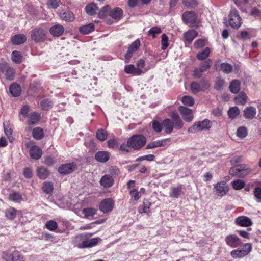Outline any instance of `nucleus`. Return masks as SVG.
I'll list each match as a JSON object with an SVG mask.
<instances>
[{
  "label": "nucleus",
  "mask_w": 261,
  "mask_h": 261,
  "mask_svg": "<svg viewBox=\"0 0 261 261\" xmlns=\"http://www.w3.org/2000/svg\"><path fill=\"white\" fill-rule=\"evenodd\" d=\"M146 141V138L142 135H133L128 139L127 146L135 150H139L145 146Z\"/></svg>",
  "instance_id": "nucleus-1"
},
{
  "label": "nucleus",
  "mask_w": 261,
  "mask_h": 261,
  "mask_svg": "<svg viewBox=\"0 0 261 261\" xmlns=\"http://www.w3.org/2000/svg\"><path fill=\"white\" fill-rule=\"evenodd\" d=\"M252 248L251 244L245 243L241 248L232 250L230 252V255L233 258H242L249 254L251 252Z\"/></svg>",
  "instance_id": "nucleus-2"
},
{
  "label": "nucleus",
  "mask_w": 261,
  "mask_h": 261,
  "mask_svg": "<svg viewBox=\"0 0 261 261\" xmlns=\"http://www.w3.org/2000/svg\"><path fill=\"white\" fill-rule=\"evenodd\" d=\"M92 236V233H83L76 237V239L83 240L81 248H90L96 245L100 240L98 238H94L91 239L89 238Z\"/></svg>",
  "instance_id": "nucleus-3"
},
{
  "label": "nucleus",
  "mask_w": 261,
  "mask_h": 261,
  "mask_svg": "<svg viewBox=\"0 0 261 261\" xmlns=\"http://www.w3.org/2000/svg\"><path fill=\"white\" fill-rule=\"evenodd\" d=\"M251 169L244 164L237 165L232 167L229 171L230 174L239 177H244L249 174Z\"/></svg>",
  "instance_id": "nucleus-4"
},
{
  "label": "nucleus",
  "mask_w": 261,
  "mask_h": 261,
  "mask_svg": "<svg viewBox=\"0 0 261 261\" xmlns=\"http://www.w3.org/2000/svg\"><path fill=\"white\" fill-rule=\"evenodd\" d=\"M31 38L35 42H43L46 38V31L41 27H36L31 31Z\"/></svg>",
  "instance_id": "nucleus-5"
},
{
  "label": "nucleus",
  "mask_w": 261,
  "mask_h": 261,
  "mask_svg": "<svg viewBox=\"0 0 261 261\" xmlns=\"http://www.w3.org/2000/svg\"><path fill=\"white\" fill-rule=\"evenodd\" d=\"M211 127L212 123L210 120L205 119L201 122L195 123L194 125L188 129V132L189 133H195L199 131L209 129Z\"/></svg>",
  "instance_id": "nucleus-6"
},
{
  "label": "nucleus",
  "mask_w": 261,
  "mask_h": 261,
  "mask_svg": "<svg viewBox=\"0 0 261 261\" xmlns=\"http://www.w3.org/2000/svg\"><path fill=\"white\" fill-rule=\"evenodd\" d=\"M0 72L4 73L7 80L11 81L14 78L15 69L6 62L0 63Z\"/></svg>",
  "instance_id": "nucleus-7"
},
{
  "label": "nucleus",
  "mask_w": 261,
  "mask_h": 261,
  "mask_svg": "<svg viewBox=\"0 0 261 261\" xmlns=\"http://www.w3.org/2000/svg\"><path fill=\"white\" fill-rule=\"evenodd\" d=\"M229 23L233 28H238L241 24V18L236 9H232L229 15Z\"/></svg>",
  "instance_id": "nucleus-8"
},
{
  "label": "nucleus",
  "mask_w": 261,
  "mask_h": 261,
  "mask_svg": "<svg viewBox=\"0 0 261 261\" xmlns=\"http://www.w3.org/2000/svg\"><path fill=\"white\" fill-rule=\"evenodd\" d=\"M214 194L221 197L225 195L229 191L228 185L224 181L216 184L214 185Z\"/></svg>",
  "instance_id": "nucleus-9"
},
{
  "label": "nucleus",
  "mask_w": 261,
  "mask_h": 261,
  "mask_svg": "<svg viewBox=\"0 0 261 261\" xmlns=\"http://www.w3.org/2000/svg\"><path fill=\"white\" fill-rule=\"evenodd\" d=\"M182 19L184 23L189 24L190 27H194L197 23V16L193 11H186L184 13Z\"/></svg>",
  "instance_id": "nucleus-10"
},
{
  "label": "nucleus",
  "mask_w": 261,
  "mask_h": 261,
  "mask_svg": "<svg viewBox=\"0 0 261 261\" xmlns=\"http://www.w3.org/2000/svg\"><path fill=\"white\" fill-rule=\"evenodd\" d=\"M225 241L227 245L231 248H237L241 246V239L235 234H229L225 237Z\"/></svg>",
  "instance_id": "nucleus-11"
},
{
  "label": "nucleus",
  "mask_w": 261,
  "mask_h": 261,
  "mask_svg": "<svg viewBox=\"0 0 261 261\" xmlns=\"http://www.w3.org/2000/svg\"><path fill=\"white\" fill-rule=\"evenodd\" d=\"M179 110L182 118L185 121L190 122L193 119L194 117L191 109L184 106H181L179 107Z\"/></svg>",
  "instance_id": "nucleus-12"
},
{
  "label": "nucleus",
  "mask_w": 261,
  "mask_h": 261,
  "mask_svg": "<svg viewBox=\"0 0 261 261\" xmlns=\"http://www.w3.org/2000/svg\"><path fill=\"white\" fill-rule=\"evenodd\" d=\"M76 168L74 163L61 165L58 168L59 172L61 174H68L72 173Z\"/></svg>",
  "instance_id": "nucleus-13"
},
{
  "label": "nucleus",
  "mask_w": 261,
  "mask_h": 261,
  "mask_svg": "<svg viewBox=\"0 0 261 261\" xmlns=\"http://www.w3.org/2000/svg\"><path fill=\"white\" fill-rule=\"evenodd\" d=\"M114 206V202L110 198L105 199L103 200L100 205V210L104 213L111 212Z\"/></svg>",
  "instance_id": "nucleus-14"
},
{
  "label": "nucleus",
  "mask_w": 261,
  "mask_h": 261,
  "mask_svg": "<svg viewBox=\"0 0 261 261\" xmlns=\"http://www.w3.org/2000/svg\"><path fill=\"white\" fill-rule=\"evenodd\" d=\"M140 46V41L139 39L136 40L129 46L128 50L125 54V58L126 60H129L132 57L134 53L136 52ZM126 62H128L127 61Z\"/></svg>",
  "instance_id": "nucleus-15"
},
{
  "label": "nucleus",
  "mask_w": 261,
  "mask_h": 261,
  "mask_svg": "<svg viewBox=\"0 0 261 261\" xmlns=\"http://www.w3.org/2000/svg\"><path fill=\"white\" fill-rule=\"evenodd\" d=\"M235 224L241 227H248L252 225L251 220L247 216H241L235 219Z\"/></svg>",
  "instance_id": "nucleus-16"
},
{
  "label": "nucleus",
  "mask_w": 261,
  "mask_h": 261,
  "mask_svg": "<svg viewBox=\"0 0 261 261\" xmlns=\"http://www.w3.org/2000/svg\"><path fill=\"white\" fill-rule=\"evenodd\" d=\"M207 88L208 85L204 81L200 83L193 82L191 84L190 89L193 93H197L203 90V87Z\"/></svg>",
  "instance_id": "nucleus-17"
},
{
  "label": "nucleus",
  "mask_w": 261,
  "mask_h": 261,
  "mask_svg": "<svg viewBox=\"0 0 261 261\" xmlns=\"http://www.w3.org/2000/svg\"><path fill=\"white\" fill-rule=\"evenodd\" d=\"M64 27L61 24H56L50 27L49 29L50 33L54 37H59L64 32Z\"/></svg>",
  "instance_id": "nucleus-18"
},
{
  "label": "nucleus",
  "mask_w": 261,
  "mask_h": 261,
  "mask_svg": "<svg viewBox=\"0 0 261 261\" xmlns=\"http://www.w3.org/2000/svg\"><path fill=\"white\" fill-rule=\"evenodd\" d=\"M215 67L217 70H220L226 74L231 73L233 70L232 66L230 64L227 63H222L220 64H219L218 63H217L215 64Z\"/></svg>",
  "instance_id": "nucleus-19"
},
{
  "label": "nucleus",
  "mask_w": 261,
  "mask_h": 261,
  "mask_svg": "<svg viewBox=\"0 0 261 261\" xmlns=\"http://www.w3.org/2000/svg\"><path fill=\"white\" fill-rule=\"evenodd\" d=\"M30 156L35 160L39 159L42 156V150L41 148L37 146H32L29 150Z\"/></svg>",
  "instance_id": "nucleus-20"
},
{
  "label": "nucleus",
  "mask_w": 261,
  "mask_h": 261,
  "mask_svg": "<svg viewBox=\"0 0 261 261\" xmlns=\"http://www.w3.org/2000/svg\"><path fill=\"white\" fill-rule=\"evenodd\" d=\"M243 113L246 119H253L256 116V109L252 106L248 107L244 110Z\"/></svg>",
  "instance_id": "nucleus-21"
},
{
  "label": "nucleus",
  "mask_w": 261,
  "mask_h": 261,
  "mask_svg": "<svg viewBox=\"0 0 261 261\" xmlns=\"http://www.w3.org/2000/svg\"><path fill=\"white\" fill-rule=\"evenodd\" d=\"M100 185L105 188H110L114 184V179L110 175H105L100 180Z\"/></svg>",
  "instance_id": "nucleus-22"
},
{
  "label": "nucleus",
  "mask_w": 261,
  "mask_h": 261,
  "mask_svg": "<svg viewBox=\"0 0 261 261\" xmlns=\"http://www.w3.org/2000/svg\"><path fill=\"white\" fill-rule=\"evenodd\" d=\"M27 40V37L23 34H18L12 37L11 41L14 45H20L24 43Z\"/></svg>",
  "instance_id": "nucleus-23"
},
{
  "label": "nucleus",
  "mask_w": 261,
  "mask_h": 261,
  "mask_svg": "<svg viewBox=\"0 0 261 261\" xmlns=\"http://www.w3.org/2000/svg\"><path fill=\"white\" fill-rule=\"evenodd\" d=\"M27 122L29 125L35 124L38 123L40 119V115L36 112L30 113L27 116Z\"/></svg>",
  "instance_id": "nucleus-24"
},
{
  "label": "nucleus",
  "mask_w": 261,
  "mask_h": 261,
  "mask_svg": "<svg viewBox=\"0 0 261 261\" xmlns=\"http://www.w3.org/2000/svg\"><path fill=\"white\" fill-rule=\"evenodd\" d=\"M124 71L127 74H133L136 75H141L142 73L144 72L142 70L137 69L134 65L132 64L125 66Z\"/></svg>",
  "instance_id": "nucleus-25"
},
{
  "label": "nucleus",
  "mask_w": 261,
  "mask_h": 261,
  "mask_svg": "<svg viewBox=\"0 0 261 261\" xmlns=\"http://www.w3.org/2000/svg\"><path fill=\"white\" fill-rule=\"evenodd\" d=\"M110 158L109 153L105 151H98L95 154L96 160L101 163L106 162Z\"/></svg>",
  "instance_id": "nucleus-26"
},
{
  "label": "nucleus",
  "mask_w": 261,
  "mask_h": 261,
  "mask_svg": "<svg viewBox=\"0 0 261 261\" xmlns=\"http://www.w3.org/2000/svg\"><path fill=\"white\" fill-rule=\"evenodd\" d=\"M21 91V87L18 84L13 83L10 86L9 92L13 96H18L20 95Z\"/></svg>",
  "instance_id": "nucleus-27"
},
{
  "label": "nucleus",
  "mask_w": 261,
  "mask_h": 261,
  "mask_svg": "<svg viewBox=\"0 0 261 261\" xmlns=\"http://www.w3.org/2000/svg\"><path fill=\"white\" fill-rule=\"evenodd\" d=\"M162 126L165 132L170 134L173 129V122L169 119H165L162 122Z\"/></svg>",
  "instance_id": "nucleus-28"
},
{
  "label": "nucleus",
  "mask_w": 261,
  "mask_h": 261,
  "mask_svg": "<svg viewBox=\"0 0 261 261\" xmlns=\"http://www.w3.org/2000/svg\"><path fill=\"white\" fill-rule=\"evenodd\" d=\"M169 139H164L161 140L154 141L149 143L146 147V149H153L156 147L163 146L166 141H168Z\"/></svg>",
  "instance_id": "nucleus-29"
},
{
  "label": "nucleus",
  "mask_w": 261,
  "mask_h": 261,
  "mask_svg": "<svg viewBox=\"0 0 261 261\" xmlns=\"http://www.w3.org/2000/svg\"><path fill=\"white\" fill-rule=\"evenodd\" d=\"M123 15V11L120 8H115L109 12V15L115 19H120Z\"/></svg>",
  "instance_id": "nucleus-30"
},
{
  "label": "nucleus",
  "mask_w": 261,
  "mask_h": 261,
  "mask_svg": "<svg viewBox=\"0 0 261 261\" xmlns=\"http://www.w3.org/2000/svg\"><path fill=\"white\" fill-rule=\"evenodd\" d=\"M240 82L239 80H233L230 84V91L232 93H237L240 90Z\"/></svg>",
  "instance_id": "nucleus-31"
},
{
  "label": "nucleus",
  "mask_w": 261,
  "mask_h": 261,
  "mask_svg": "<svg viewBox=\"0 0 261 261\" xmlns=\"http://www.w3.org/2000/svg\"><path fill=\"white\" fill-rule=\"evenodd\" d=\"M182 189L181 186L171 188L170 196L175 198H178L182 193Z\"/></svg>",
  "instance_id": "nucleus-32"
},
{
  "label": "nucleus",
  "mask_w": 261,
  "mask_h": 261,
  "mask_svg": "<svg viewBox=\"0 0 261 261\" xmlns=\"http://www.w3.org/2000/svg\"><path fill=\"white\" fill-rule=\"evenodd\" d=\"M49 174V171L45 168L40 167L37 169V174L40 178L44 179L48 177Z\"/></svg>",
  "instance_id": "nucleus-33"
},
{
  "label": "nucleus",
  "mask_w": 261,
  "mask_h": 261,
  "mask_svg": "<svg viewBox=\"0 0 261 261\" xmlns=\"http://www.w3.org/2000/svg\"><path fill=\"white\" fill-rule=\"evenodd\" d=\"M240 113V110L237 107H231L228 111V115L231 119H236Z\"/></svg>",
  "instance_id": "nucleus-34"
},
{
  "label": "nucleus",
  "mask_w": 261,
  "mask_h": 261,
  "mask_svg": "<svg viewBox=\"0 0 261 261\" xmlns=\"http://www.w3.org/2000/svg\"><path fill=\"white\" fill-rule=\"evenodd\" d=\"M22 56L20 53L17 50H14L12 53L11 59L16 64H20L22 61Z\"/></svg>",
  "instance_id": "nucleus-35"
},
{
  "label": "nucleus",
  "mask_w": 261,
  "mask_h": 261,
  "mask_svg": "<svg viewBox=\"0 0 261 261\" xmlns=\"http://www.w3.org/2000/svg\"><path fill=\"white\" fill-rule=\"evenodd\" d=\"M17 212V211L15 208L11 207L5 210V216L8 219L13 220L16 217Z\"/></svg>",
  "instance_id": "nucleus-36"
},
{
  "label": "nucleus",
  "mask_w": 261,
  "mask_h": 261,
  "mask_svg": "<svg viewBox=\"0 0 261 261\" xmlns=\"http://www.w3.org/2000/svg\"><path fill=\"white\" fill-rule=\"evenodd\" d=\"M61 17L62 19L67 22H72L74 20L73 14L70 11H66L63 12Z\"/></svg>",
  "instance_id": "nucleus-37"
},
{
  "label": "nucleus",
  "mask_w": 261,
  "mask_h": 261,
  "mask_svg": "<svg viewBox=\"0 0 261 261\" xmlns=\"http://www.w3.org/2000/svg\"><path fill=\"white\" fill-rule=\"evenodd\" d=\"M33 137L36 140H40L44 136L43 129L40 127H37L33 129L32 132Z\"/></svg>",
  "instance_id": "nucleus-38"
},
{
  "label": "nucleus",
  "mask_w": 261,
  "mask_h": 261,
  "mask_svg": "<svg viewBox=\"0 0 261 261\" xmlns=\"http://www.w3.org/2000/svg\"><path fill=\"white\" fill-rule=\"evenodd\" d=\"M197 36V32L194 30H190L186 32L184 35L185 39L189 42H191Z\"/></svg>",
  "instance_id": "nucleus-39"
},
{
  "label": "nucleus",
  "mask_w": 261,
  "mask_h": 261,
  "mask_svg": "<svg viewBox=\"0 0 261 261\" xmlns=\"http://www.w3.org/2000/svg\"><path fill=\"white\" fill-rule=\"evenodd\" d=\"M97 6L94 3H91L85 7V11L86 13L90 15H94L97 10Z\"/></svg>",
  "instance_id": "nucleus-40"
},
{
  "label": "nucleus",
  "mask_w": 261,
  "mask_h": 261,
  "mask_svg": "<svg viewBox=\"0 0 261 261\" xmlns=\"http://www.w3.org/2000/svg\"><path fill=\"white\" fill-rule=\"evenodd\" d=\"M150 206V203L147 200H144L143 204L138 208V212L140 214L147 213Z\"/></svg>",
  "instance_id": "nucleus-41"
},
{
  "label": "nucleus",
  "mask_w": 261,
  "mask_h": 261,
  "mask_svg": "<svg viewBox=\"0 0 261 261\" xmlns=\"http://www.w3.org/2000/svg\"><path fill=\"white\" fill-rule=\"evenodd\" d=\"M94 29V25L92 23H90L81 27L79 29V31L83 34H87L93 31Z\"/></svg>",
  "instance_id": "nucleus-42"
},
{
  "label": "nucleus",
  "mask_w": 261,
  "mask_h": 261,
  "mask_svg": "<svg viewBox=\"0 0 261 261\" xmlns=\"http://www.w3.org/2000/svg\"><path fill=\"white\" fill-rule=\"evenodd\" d=\"M42 189L44 193L47 194H50L52 193L54 189L53 184L51 182H44Z\"/></svg>",
  "instance_id": "nucleus-43"
},
{
  "label": "nucleus",
  "mask_w": 261,
  "mask_h": 261,
  "mask_svg": "<svg viewBox=\"0 0 261 261\" xmlns=\"http://www.w3.org/2000/svg\"><path fill=\"white\" fill-rule=\"evenodd\" d=\"M231 185L234 189L239 190L243 189L245 187V182L243 180L237 179L236 180L232 181L231 182Z\"/></svg>",
  "instance_id": "nucleus-44"
},
{
  "label": "nucleus",
  "mask_w": 261,
  "mask_h": 261,
  "mask_svg": "<svg viewBox=\"0 0 261 261\" xmlns=\"http://www.w3.org/2000/svg\"><path fill=\"white\" fill-rule=\"evenodd\" d=\"M247 98V96L246 94L243 92H241L236 97V102L237 103L244 105L246 102Z\"/></svg>",
  "instance_id": "nucleus-45"
},
{
  "label": "nucleus",
  "mask_w": 261,
  "mask_h": 261,
  "mask_svg": "<svg viewBox=\"0 0 261 261\" xmlns=\"http://www.w3.org/2000/svg\"><path fill=\"white\" fill-rule=\"evenodd\" d=\"M108 136V133L106 130L103 129H99L96 132V137L97 139L101 141H103L106 140Z\"/></svg>",
  "instance_id": "nucleus-46"
},
{
  "label": "nucleus",
  "mask_w": 261,
  "mask_h": 261,
  "mask_svg": "<svg viewBox=\"0 0 261 261\" xmlns=\"http://www.w3.org/2000/svg\"><path fill=\"white\" fill-rule=\"evenodd\" d=\"M210 53V49L206 47L203 51L199 52L197 55V58L199 60H203L207 58Z\"/></svg>",
  "instance_id": "nucleus-47"
},
{
  "label": "nucleus",
  "mask_w": 261,
  "mask_h": 261,
  "mask_svg": "<svg viewBox=\"0 0 261 261\" xmlns=\"http://www.w3.org/2000/svg\"><path fill=\"white\" fill-rule=\"evenodd\" d=\"M9 200L15 202H19L22 200V196L17 192H14L9 195Z\"/></svg>",
  "instance_id": "nucleus-48"
},
{
  "label": "nucleus",
  "mask_w": 261,
  "mask_h": 261,
  "mask_svg": "<svg viewBox=\"0 0 261 261\" xmlns=\"http://www.w3.org/2000/svg\"><path fill=\"white\" fill-rule=\"evenodd\" d=\"M162 32V30L160 27H152L148 32V35L151 36L152 38H154L156 35Z\"/></svg>",
  "instance_id": "nucleus-49"
},
{
  "label": "nucleus",
  "mask_w": 261,
  "mask_h": 261,
  "mask_svg": "<svg viewBox=\"0 0 261 261\" xmlns=\"http://www.w3.org/2000/svg\"><path fill=\"white\" fill-rule=\"evenodd\" d=\"M52 102L49 99H44L40 102V106L42 109L47 110L52 107Z\"/></svg>",
  "instance_id": "nucleus-50"
},
{
  "label": "nucleus",
  "mask_w": 261,
  "mask_h": 261,
  "mask_svg": "<svg viewBox=\"0 0 261 261\" xmlns=\"http://www.w3.org/2000/svg\"><path fill=\"white\" fill-rule=\"evenodd\" d=\"M12 261H24L23 256L18 251L13 248Z\"/></svg>",
  "instance_id": "nucleus-51"
},
{
  "label": "nucleus",
  "mask_w": 261,
  "mask_h": 261,
  "mask_svg": "<svg viewBox=\"0 0 261 261\" xmlns=\"http://www.w3.org/2000/svg\"><path fill=\"white\" fill-rule=\"evenodd\" d=\"M82 211L85 217L87 218L90 217H93L96 212V210L93 208H84Z\"/></svg>",
  "instance_id": "nucleus-52"
},
{
  "label": "nucleus",
  "mask_w": 261,
  "mask_h": 261,
  "mask_svg": "<svg viewBox=\"0 0 261 261\" xmlns=\"http://www.w3.org/2000/svg\"><path fill=\"white\" fill-rule=\"evenodd\" d=\"M182 102L189 106H192L194 104V98L190 96H184L181 99Z\"/></svg>",
  "instance_id": "nucleus-53"
},
{
  "label": "nucleus",
  "mask_w": 261,
  "mask_h": 261,
  "mask_svg": "<svg viewBox=\"0 0 261 261\" xmlns=\"http://www.w3.org/2000/svg\"><path fill=\"white\" fill-rule=\"evenodd\" d=\"M212 64V61L211 59H208L202 62L200 66V68L202 71L204 72L209 69Z\"/></svg>",
  "instance_id": "nucleus-54"
},
{
  "label": "nucleus",
  "mask_w": 261,
  "mask_h": 261,
  "mask_svg": "<svg viewBox=\"0 0 261 261\" xmlns=\"http://www.w3.org/2000/svg\"><path fill=\"white\" fill-rule=\"evenodd\" d=\"M129 194L134 200H138L141 197V191H138L136 189H133L129 192Z\"/></svg>",
  "instance_id": "nucleus-55"
},
{
  "label": "nucleus",
  "mask_w": 261,
  "mask_h": 261,
  "mask_svg": "<svg viewBox=\"0 0 261 261\" xmlns=\"http://www.w3.org/2000/svg\"><path fill=\"white\" fill-rule=\"evenodd\" d=\"M247 135V130L245 127H240L237 131V135L240 138H245Z\"/></svg>",
  "instance_id": "nucleus-56"
},
{
  "label": "nucleus",
  "mask_w": 261,
  "mask_h": 261,
  "mask_svg": "<svg viewBox=\"0 0 261 261\" xmlns=\"http://www.w3.org/2000/svg\"><path fill=\"white\" fill-rule=\"evenodd\" d=\"M13 249H11L9 250L4 251L2 253V257L5 261H12Z\"/></svg>",
  "instance_id": "nucleus-57"
},
{
  "label": "nucleus",
  "mask_w": 261,
  "mask_h": 261,
  "mask_svg": "<svg viewBox=\"0 0 261 261\" xmlns=\"http://www.w3.org/2000/svg\"><path fill=\"white\" fill-rule=\"evenodd\" d=\"M46 228L50 231L55 230L58 226L57 223L53 220L47 221L45 224Z\"/></svg>",
  "instance_id": "nucleus-58"
},
{
  "label": "nucleus",
  "mask_w": 261,
  "mask_h": 261,
  "mask_svg": "<svg viewBox=\"0 0 261 261\" xmlns=\"http://www.w3.org/2000/svg\"><path fill=\"white\" fill-rule=\"evenodd\" d=\"M168 36L165 34H163L162 36V49L163 50L166 49L168 46Z\"/></svg>",
  "instance_id": "nucleus-59"
},
{
  "label": "nucleus",
  "mask_w": 261,
  "mask_h": 261,
  "mask_svg": "<svg viewBox=\"0 0 261 261\" xmlns=\"http://www.w3.org/2000/svg\"><path fill=\"white\" fill-rule=\"evenodd\" d=\"M60 0H48L47 5L53 9H56L59 6Z\"/></svg>",
  "instance_id": "nucleus-60"
},
{
  "label": "nucleus",
  "mask_w": 261,
  "mask_h": 261,
  "mask_svg": "<svg viewBox=\"0 0 261 261\" xmlns=\"http://www.w3.org/2000/svg\"><path fill=\"white\" fill-rule=\"evenodd\" d=\"M154 155L153 154H148L145 156H140L136 159V161L141 162L144 160L152 161L154 159Z\"/></svg>",
  "instance_id": "nucleus-61"
},
{
  "label": "nucleus",
  "mask_w": 261,
  "mask_h": 261,
  "mask_svg": "<svg viewBox=\"0 0 261 261\" xmlns=\"http://www.w3.org/2000/svg\"><path fill=\"white\" fill-rule=\"evenodd\" d=\"M162 124L161 125L160 122L156 120H154L152 122V128L156 132L159 133L162 129Z\"/></svg>",
  "instance_id": "nucleus-62"
},
{
  "label": "nucleus",
  "mask_w": 261,
  "mask_h": 261,
  "mask_svg": "<svg viewBox=\"0 0 261 261\" xmlns=\"http://www.w3.org/2000/svg\"><path fill=\"white\" fill-rule=\"evenodd\" d=\"M224 84V80L223 79H217L215 82L214 88L217 90H220L222 88Z\"/></svg>",
  "instance_id": "nucleus-63"
},
{
  "label": "nucleus",
  "mask_w": 261,
  "mask_h": 261,
  "mask_svg": "<svg viewBox=\"0 0 261 261\" xmlns=\"http://www.w3.org/2000/svg\"><path fill=\"white\" fill-rule=\"evenodd\" d=\"M254 194L257 201L259 202H261V188H255L254 191Z\"/></svg>",
  "instance_id": "nucleus-64"
}]
</instances>
